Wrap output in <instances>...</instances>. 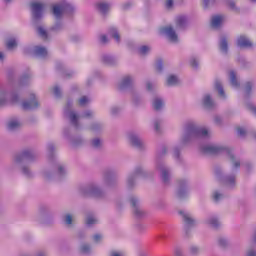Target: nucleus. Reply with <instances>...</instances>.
<instances>
[{
    "label": "nucleus",
    "instance_id": "obj_1",
    "mask_svg": "<svg viewBox=\"0 0 256 256\" xmlns=\"http://www.w3.org/2000/svg\"><path fill=\"white\" fill-rule=\"evenodd\" d=\"M211 137V133L207 128L199 127L194 122H188L184 126L183 134L179 140V147H185L193 141H207Z\"/></svg>",
    "mask_w": 256,
    "mask_h": 256
},
{
    "label": "nucleus",
    "instance_id": "obj_2",
    "mask_svg": "<svg viewBox=\"0 0 256 256\" xmlns=\"http://www.w3.org/2000/svg\"><path fill=\"white\" fill-rule=\"evenodd\" d=\"M200 149L203 153H208L209 155H219L220 153H226V155H228L233 163V169H239L241 165L239 161H235L233 150L227 146H223L221 144H207L205 146H201Z\"/></svg>",
    "mask_w": 256,
    "mask_h": 256
},
{
    "label": "nucleus",
    "instance_id": "obj_3",
    "mask_svg": "<svg viewBox=\"0 0 256 256\" xmlns=\"http://www.w3.org/2000/svg\"><path fill=\"white\" fill-rule=\"evenodd\" d=\"M71 107H73V102L68 101L67 105L64 108V115L69 119L70 123L75 127V129H79V120L81 117H85L86 119H91L93 115H95V112L91 110L85 111L82 115L77 114V112L71 110Z\"/></svg>",
    "mask_w": 256,
    "mask_h": 256
},
{
    "label": "nucleus",
    "instance_id": "obj_4",
    "mask_svg": "<svg viewBox=\"0 0 256 256\" xmlns=\"http://www.w3.org/2000/svg\"><path fill=\"white\" fill-rule=\"evenodd\" d=\"M7 103H19V93L12 88L9 92L0 88V107L7 105Z\"/></svg>",
    "mask_w": 256,
    "mask_h": 256
},
{
    "label": "nucleus",
    "instance_id": "obj_5",
    "mask_svg": "<svg viewBox=\"0 0 256 256\" xmlns=\"http://www.w3.org/2000/svg\"><path fill=\"white\" fill-rule=\"evenodd\" d=\"M74 9L69 2L61 1L53 5L52 13L56 19H61L65 13H71Z\"/></svg>",
    "mask_w": 256,
    "mask_h": 256
},
{
    "label": "nucleus",
    "instance_id": "obj_6",
    "mask_svg": "<svg viewBox=\"0 0 256 256\" xmlns=\"http://www.w3.org/2000/svg\"><path fill=\"white\" fill-rule=\"evenodd\" d=\"M82 195H86V197H101L103 195V190L99 189L97 185L90 184L83 186L81 188Z\"/></svg>",
    "mask_w": 256,
    "mask_h": 256
},
{
    "label": "nucleus",
    "instance_id": "obj_7",
    "mask_svg": "<svg viewBox=\"0 0 256 256\" xmlns=\"http://www.w3.org/2000/svg\"><path fill=\"white\" fill-rule=\"evenodd\" d=\"M31 12L34 21H39L40 19H43V15L45 14V4L33 2L31 4Z\"/></svg>",
    "mask_w": 256,
    "mask_h": 256
},
{
    "label": "nucleus",
    "instance_id": "obj_8",
    "mask_svg": "<svg viewBox=\"0 0 256 256\" xmlns=\"http://www.w3.org/2000/svg\"><path fill=\"white\" fill-rule=\"evenodd\" d=\"M156 168L160 171L163 183H169V180L171 179V169H169L163 162H158Z\"/></svg>",
    "mask_w": 256,
    "mask_h": 256
},
{
    "label": "nucleus",
    "instance_id": "obj_9",
    "mask_svg": "<svg viewBox=\"0 0 256 256\" xmlns=\"http://www.w3.org/2000/svg\"><path fill=\"white\" fill-rule=\"evenodd\" d=\"M160 33L161 35H165V37H167V39H169L171 43L179 42V36H177V33L171 26L161 28Z\"/></svg>",
    "mask_w": 256,
    "mask_h": 256
},
{
    "label": "nucleus",
    "instance_id": "obj_10",
    "mask_svg": "<svg viewBox=\"0 0 256 256\" xmlns=\"http://www.w3.org/2000/svg\"><path fill=\"white\" fill-rule=\"evenodd\" d=\"M139 177H145V171L142 167H137L132 174L128 176L127 185L128 187H133L135 185V181L139 179Z\"/></svg>",
    "mask_w": 256,
    "mask_h": 256
},
{
    "label": "nucleus",
    "instance_id": "obj_11",
    "mask_svg": "<svg viewBox=\"0 0 256 256\" xmlns=\"http://www.w3.org/2000/svg\"><path fill=\"white\" fill-rule=\"evenodd\" d=\"M35 159V153L31 150H24L15 158L16 163H29Z\"/></svg>",
    "mask_w": 256,
    "mask_h": 256
},
{
    "label": "nucleus",
    "instance_id": "obj_12",
    "mask_svg": "<svg viewBox=\"0 0 256 256\" xmlns=\"http://www.w3.org/2000/svg\"><path fill=\"white\" fill-rule=\"evenodd\" d=\"M38 107L39 101L37 100V96H35V94H31L30 99L22 103V108L25 110L37 109Z\"/></svg>",
    "mask_w": 256,
    "mask_h": 256
},
{
    "label": "nucleus",
    "instance_id": "obj_13",
    "mask_svg": "<svg viewBox=\"0 0 256 256\" xmlns=\"http://www.w3.org/2000/svg\"><path fill=\"white\" fill-rule=\"evenodd\" d=\"M183 219H184V229L186 233H189V230L191 227H195V220L193 217H191V214L185 213V212H180Z\"/></svg>",
    "mask_w": 256,
    "mask_h": 256
},
{
    "label": "nucleus",
    "instance_id": "obj_14",
    "mask_svg": "<svg viewBox=\"0 0 256 256\" xmlns=\"http://www.w3.org/2000/svg\"><path fill=\"white\" fill-rule=\"evenodd\" d=\"M237 47H240V49H249L253 47V42L247 36H239L237 38Z\"/></svg>",
    "mask_w": 256,
    "mask_h": 256
},
{
    "label": "nucleus",
    "instance_id": "obj_15",
    "mask_svg": "<svg viewBox=\"0 0 256 256\" xmlns=\"http://www.w3.org/2000/svg\"><path fill=\"white\" fill-rule=\"evenodd\" d=\"M130 203L134 208V215H136V217H143V215H145V212L139 208V199H137V197H131Z\"/></svg>",
    "mask_w": 256,
    "mask_h": 256
},
{
    "label": "nucleus",
    "instance_id": "obj_16",
    "mask_svg": "<svg viewBox=\"0 0 256 256\" xmlns=\"http://www.w3.org/2000/svg\"><path fill=\"white\" fill-rule=\"evenodd\" d=\"M177 195L179 199H183L187 196V180H180L178 182V191Z\"/></svg>",
    "mask_w": 256,
    "mask_h": 256
},
{
    "label": "nucleus",
    "instance_id": "obj_17",
    "mask_svg": "<svg viewBox=\"0 0 256 256\" xmlns=\"http://www.w3.org/2000/svg\"><path fill=\"white\" fill-rule=\"evenodd\" d=\"M128 139L134 147H137V149H141L143 147V140H141L137 134L130 133L128 135Z\"/></svg>",
    "mask_w": 256,
    "mask_h": 256
},
{
    "label": "nucleus",
    "instance_id": "obj_18",
    "mask_svg": "<svg viewBox=\"0 0 256 256\" xmlns=\"http://www.w3.org/2000/svg\"><path fill=\"white\" fill-rule=\"evenodd\" d=\"M202 103L206 109H215L217 104L214 102L211 94H205L202 99Z\"/></svg>",
    "mask_w": 256,
    "mask_h": 256
},
{
    "label": "nucleus",
    "instance_id": "obj_19",
    "mask_svg": "<svg viewBox=\"0 0 256 256\" xmlns=\"http://www.w3.org/2000/svg\"><path fill=\"white\" fill-rule=\"evenodd\" d=\"M133 85V76H125L121 82L119 83L120 91H125V89H129Z\"/></svg>",
    "mask_w": 256,
    "mask_h": 256
},
{
    "label": "nucleus",
    "instance_id": "obj_20",
    "mask_svg": "<svg viewBox=\"0 0 256 256\" xmlns=\"http://www.w3.org/2000/svg\"><path fill=\"white\" fill-rule=\"evenodd\" d=\"M228 77L231 87H233L234 89H239L240 83L239 79L237 78V72H235L234 70H230L228 73Z\"/></svg>",
    "mask_w": 256,
    "mask_h": 256
},
{
    "label": "nucleus",
    "instance_id": "obj_21",
    "mask_svg": "<svg viewBox=\"0 0 256 256\" xmlns=\"http://www.w3.org/2000/svg\"><path fill=\"white\" fill-rule=\"evenodd\" d=\"M96 9L101 13V15H107L111 9V4L107 2H98L96 4Z\"/></svg>",
    "mask_w": 256,
    "mask_h": 256
},
{
    "label": "nucleus",
    "instance_id": "obj_22",
    "mask_svg": "<svg viewBox=\"0 0 256 256\" xmlns=\"http://www.w3.org/2000/svg\"><path fill=\"white\" fill-rule=\"evenodd\" d=\"M223 21H225V17L222 15H215L211 19V27L213 29H219L221 25H223Z\"/></svg>",
    "mask_w": 256,
    "mask_h": 256
},
{
    "label": "nucleus",
    "instance_id": "obj_23",
    "mask_svg": "<svg viewBox=\"0 0 256 256\" xmlns=\"http://www.w3.org/2000/svg\"><path fill=\"white\" fill-rule=\"evenodd\" d=\"M102 61L103 63H105V65H117V63H119V60L117 59V57L111 54H103Z\"/></svg>",
    "mask_w": 256,
    "mask_h": 256
},
{
    "label": "nucleus",
    "instance_id": "obj_24",
    "mask_svg": "<svg viewBox=\"0 0 256 256\" xmlns=\"http://www.w3.org/2000/svg\"><path fill=\"white\" fill-rule=\"evenodd\" d=\"M47 53V48L43 46H35L33 48V54L35 55V57H39L40 59H45Z\"/></svg>",
    "mask_w": 256,
    "mask_h": 256
},
{
    "label": "nucleus",
    "instance_id": "obj_25",
    "mask_svg": "<svg viewBox=\"0 0 256 256\" xmlns=\"http://www.w3.org/2000/svg\"><path fill=\"white\" fill-rule=\"evenodd\" d=\"M19 127H21V121L19 118H12L7 122L8 131H16Z\"/></svg>",
    "mask_w": 256,
    "mask_h": 256
},
{
    "label": "nucleus",
    "instance_id": "obj_26",
    "mask_svg": "<svg viewBox=\"0 0 256 256\" xmlns=\"http://www.w3.org/2000/svg\"><path fill=\"white\" fill-rule=\"evenodd\" d=\"M206 225H209L210 227H213L214 229H217L221 225V222H219V218L217 216L212 215L208 216L205 220Z\"/></svg>",
    "mask_w": 256,
    "mask_h": 256
},
{
    "label": "nucleus",
    "instance_id": "obj_27",
    "mask_svg": "<svg viewBox=\"0 0 256 256\" xmlns=\"http://www.w3.org/2000/svg\"><path fill=\"white\" fill-rule=\"evenodd\" d=\"M152 105L155 111H161L162 107H165V101L161 97L157 96L154 98Z\"/></svg>",
    "mask_w": 256,
    "mask_h": 256
},
{
    "label": "nucleus",
    "instance_id": "obj_28",
    "mask_svg": "<svg viewBox=\"0 0 256 256\" xmlns=\"http://www.w3.org/2000/svg\"><path fill=\"white\" fill-rule=\"evenodd\" d=\"M222 183L226 185V187H235V175L225 176L222 178Z\"/></svg>",
    "mask_w": 256,
    "mask_h": 256
},
{
    "label": "nucleus",
    "instance_id": "obj_29",
    "mask_svg": "<svg viewBox=\"0 0 256 256\" xmlns=\"http://www.w3.org/2000/svg\"><path fill=\"white\" fill-rule=\"evenodd\" d=\"M187 25V17L186 16H178L176 17V27L177 29H184Z\"/></svg>",
    "mask_w": 256,
    "mask_h": 256
},
{
    "label": "nucleus",
    "instance_id": "obj_30",
    "mask_svg": "<svg viewBox=\"0 0 256 256\" xmlns=\"http://www.w3.org/2000/svg\"><path fill=\"white\" fill-rule=\"evenodd\" d=\"M219 47L222 53H227V51H229V44L227 43L226 37L220 39Z\"/></svg>",
    "mask_w": 256,
    "mask_h": 256
},
{
    "label": "nucleus",
    "instance_id": "obj_31",
    "mask_svg": "<svg viewBox=\"0 0 256 256\" xmlns=\"http://www.w3.org/2000/svg\"><path fill=\"white\" fill-rule=\"evenodd\" d=\"M215 89L218 91V94L222 99H227V95L225 94V90L223 89V85L220 81L215 82Z\"/></svg>",
    "mask_w": 256,
    "mask_h": 256
},
{
    "label": "nucleus",
    "instance_id": "obj_32",
    "mask_svg": "<svg viewBox=\"0 0 256 256\" xmlns=\"http://www.w3.org/2000/svg\"><path fill=\"white\" fill-rule=\"evenodd\" d=\"M108 33L110 37H113L116 43H121V36L119 35L117 28H111Z\"/></svg>",
    "mask_w": 256,
    "mask_h": 256
},
{
    "label": "nucleus",
    "instance_id": "obj_33",
    "mask_svg": "<svg viewBox=\"0 0 256 256\" xmlns=\"http://www.w3.org/2000/svg\"><path fill=\"white\" fill-rule=\"evenodd\" d=\"M179 83V78L175 75H170L167 78V85L169 86H173V85H177Z\"/></svg>",
    "mask_w": 256,
    "mask_h": 256
},
{
    "label": "nucleus",
    "instance_id": "obj_34",
    "mask_svg": "<svg viewBox=\"0 0 256 256\" xmlns=\"http://www.w3.org/2000/svg\"><path fill=\"white\" fill-rule=\"evenodd\" d=\"M29 81H31V76L23 75L18 82V86L23 87L24 85H27V83H29Z\"/></svg>",
    "mask_w": 256,
    "mask_h": 256
},
{
    "label": "nucleus",
    "instance_id": "obj_35",
    "mask_svg": "<svg viewBox=\"0 0 256 256\" xmlns=\"http://www.w3.org/2000/svg\"><path fill=\"white\" fill-rule=\"evenodd\" d=\"M189 65L193 69H198L199 68V60L197 59V57H195V56L190 57Z\"/></svg>",
    "mask_w": 256,
    "mask_h": 256
},
{
    "label": "nucleus",
    "instance_id": "obj_36",
    "mask_svg": "<svg viewBox=\"0 0 256 256\" xmlns=\"http://www.w3.org/2000/svg\"><path fill=\"white\" fill-rule=\"evenodd\" d=\"M245 107H246V109H248V111H251L253 113V115L256 116V106H255V104H253V102L246 101Z\"/></svg>",
    "mask_w": 256,
    "mask_h": 256
},
{
    "label": "nucleus",
    "instance_id": "obj_37",
    "mask_svg": "<svg viewBox=\"0 0 256 256\" xmlns=\"http://www.w3.org/2000/svg\"><path fill=\"white\" fill-rule=\"evenodd\" d=\"M6 47L7 49H15L17 47V40L15 38L8 39Z\"/></svg>",
    "mask_w": 256,
    "mask_h": 256
},
{
    "label": "nucleus",
    "instance_id": "obj_38",
    "mask_svg": "<svg viewBox=\"0 0 256 256\" xmlns=\"http://www.w3.org/2000/svg\"><path fill=\"white\" fill-rule=\"evenodd\" d=\"M80 251L84 255H89V253H91V246H89V244H82L80 247Z\"/></svg>",
    "mask_w": 256,
    "mask_h": 256
},
{
    "label": "nucleus",
    "instance_id": "obj_39",
    "mask_svg": "<svg viewBox=\"0 0 256 256\" xmlns=\"http://www.w3.org/2000/svg\"><path fill=\"white\" fill-rule=\"evenodd\" d=\"M59 177H65L67 175V168L63 165H58V171H57Z\"/></svg>",
    "mask_w": 256,
    "mask_h": 256
},
{
    "label": "nucleus",
    "instance_id": "obj_40",
    "mask_svg": "<svg viewBox=\"0 0 256 256\" xmlns=\"http://www.w3.org/2000/svg\"><path fill=\"white\" fill-rule=\"evenodd\" d=\"M105 181H106L107 185H111V183H113V181H115V175L113 173H107L105 175Z\"/></svg>",
    "mask_w": 256,
    "mask_h": 256
},
{
    "label": "nucleus",
    "instance_id": "obj_41",
    "mask_svg": "<svg viewBox=\"0 0 256 256\" xmlns=\"http://www.w3.org/2000/svg\"><path fill=\"white\" fill-rule=\"evenodd\" d=\"M215 203H219V201H221L223 199V194H221L219 191H215L212 195Z\"/></svg>",
    "mask_w": 256,
    "mask_h": 256
},
{
    "label": "nucleus",
    "instance_id": "obj_42",
    "mask_svg": "<svg viewBox=\"0 0 256 256\" xmlns=\"http://www.w3.org/2000/svg\"><path fill=\"white\" fill-rule=\"evenodd\" d=\"M97 223V218L95 216H88L86 219V224L91 227V225H95Z\"/></svg>",
    "mask_w": 256,
    "mask_h": 256
},
{
    "label": "nucleus",
    "instance_id": "obj_43",
    "mask_svg": "<svg viewBox=\"0 0 256 256\" xmlns=\"http://www.w3.org/2000/svg\"><path fill=\"white\" fill-rule=\"evenodd\" d=\"M89 101H91L87 96H83L78 100V103L80 105V107H85V105H87V103H89Z\"/></svg>",
    "mask_w": 256,
    "mask_h": 256
},
{
    "label": "nucleus",
    "instance_id": "obj_44",
    "mask_svg": "<svg viewBox=\"0 0 256 256\" xmlns=\"http://www.w3.org/2000/svg\"><path fill=\"white\" fill-rule=\"evenodd\" d=\"M149 51H151V47H149V46H141L139 48L140 55H147V53H149Z\"/></svg>",
    "mask_w": 256,
    "mask_h": 256
},
{
    "label": "nucleus",
    "instance_id": "obj_45",
    "mask_svg": "<svg viewBox=\"0 0 256 256\" xmlns=\"http://www.w3.org/2000/svg\"><path fill=\"white\" fill-rule=\"evenodd\" d=\"M38 35H40V37H43V39H47V30H45V28L43 27H38Z\"/></svg>",
    "mask_w": 256,
    "mask_h": 256
},
{
    "label": "nucleus",
    "instance_id": "obj_46",
    "mask_svg": "<svg viewBox=\"0 0 256 256\" xmlns=\"http://www.w3.org/2000/svg\"><path fill=\"white\" fill-rule=\"evenodd\" d=\"M153 125L154 131H156V133H159L161 131V120H154Z\"/></svg>",
    "mask_w": 256,
    "mask_h": 256
},
{
    "label": "nucleus",
    "instance_id": "obj_47",
    "mask_svg": "<svg viewBox=\"0 0 256 256\" xmlns=\"http://www.w3.org/2000/svg\"><path fill=\"white\" fill-rule=\"evenodd\" d=\"M253 89V82H247L245 85V94L249 95Z\"/></svg>",
    "mask_w": 256,
    "mask_h": 256
},
{
    "label": "nucleus",
    "instance_id": "obj_48",
    "mask_svg": "<svg viewBox=\"0 0 256 256\" xmlns=\"http://www.w3.org/2000/svg\"><path fill=\"white\" fill-rule=\"evenodd\" d=\"M53 94L57 99H59V97H61V88H59V86H54Z\"/></svg>",
    "mask_w": 256,
    "mask_h": 256
},
{
    "label": "nucleus",
    "instance_id": "obj_49",
    "mask_svg": "<svg viewBox=\"0 0 256 256\" xmlns=\"http://www.w3.org/2000/svg\"><path fill=\"white\" fill-rule=\"evenodd\" d=\"M189 251L191 255H197L199 253V247H197L196 245H192L190 246Z\"/></svg>",
    "mask_w": 256,
    "mask_h": 256
},
{
    "label": "nucleus",
    "instance_id": "obj_50",
    "mask_svg": "<svg viewBox=\"0 0 256 256\" xmlns=\"http://www.w3.org/2000/svg\"><path fill=\"white\" fill-rule=\"evenodd\" d=\"M64 222L66 225H71V223H73V217L70 214L65 215Z\"/></svg>",
    "mask_w": 256,
    "mask_h": 256
},
{
    "label": "nucleus",
    "instance_id": "obj_51",
    "mask_svg": "<svg viewBox=\"0 0 256 256\" xmlns=\"http://www.w3.org/2000/svg\"><path fill=\"white\" fill-rule=\"evenodd\" d=\"M218 243L221 247H225L227 245V243H229V241L227 240V238L225 237H220L218 239Z\"/></svg>",
    "mask_w": 256,
    "mask_h": 256
},
{
    "label": "nucleus",
    "instance_id": "obj_52",
    "mask_svg": "<svg viewBox=\"0 0 256 256\" xmlns=\"http://www.w3.org/2000/svg\"><path fill=\"white\" fill-rule=\"evenodd\" d=\"M155 67H156V70L161 73L163 71V61L158 60L155 64Z\"/></svg>",
    "mask_w": 256,
    "mask_h": 256
},
{
    "label": "nucleus",
    "instance_id": "obj_53",
    "mask_svg": "<svg viewBox=\"0 0 256 256\" xmlns=\"http://www.w3.org/2000/svg\"><path fill=\"white\" fill-rule=\"evenodd\" d=\"M246 133H247V130H245V128L243 127H239L237 129V134L239 135V137H245Z\"/></svg>",
    "mask_w": 256,
    "mask_h": 256
},
{
    "label": "nucleus",
    "instance_id": "obj_54",
    "mask_svg": "<svg viewBox=\"0 0 256 256\" xmlns=\"http://www.w3.org/2000/svg\"><path fill=\"white\" fill-rule=\"evenodd\" d=\"M63 29V24L61 22H57L53 27L52 31H61Z\"/></svg>",
    "mask_w": 256,
    "mask_h": 256
},
{
    "label": "nucleus",
    "instance_id": "obj_55",
    "mask_svg": "<svg viewBox=\"0 0 256 256\" xmlns=\"http://www.w3.org/2000/svg\"><path fill=\"white\" fill-rule=\"evenodd\" d=\"M227 5L232 11H237V6H235V2L233 0H228Z\"/></svg>",
    "mask_w": 256,
    "mask_h": 256
},
{
    "label": "nucleus",
    "instance_id": "obj_56",
    "mask_svg": "<svg viewBox=\"0 0 256 256\" xmlns=\"http://www.w3.org/2000/svg\"><path fill=\"white\" fill-rule=\"evenodd\" d=\"M100 43H102V45H107V43H109V38H107L106 35H101L100 36Z\"/></svg>",
    "mask_w": 256,
    "mask_h": 256
},
{
    "label": "nucleus",
    "instance_id": "obj_57",
    "mask_svg": "<svg viewBox=\"0 0 256 256\" xmlns=\"http://www.w3.org/2000/svg\"><path fill=\"white\" fill-rule=\"evenodd\" d=\"M204 7H211V5H215V0H203Z\"/></svg>",
    "mask_w": 256,
    "mask_h": 256
},
{
    "label": "nucleus",
    "instance_id": "obj_58",
    "mask_svg": "<svg viewBox=\"0 0 256 256\" xmlns=\"http://www.w3.org/2000/svg\"><path fill=\"white\" fill-rule=\"evenodd\" d=\"M93 147H100L101 146V140L96 138L92 141Z\"/></svg>",
    "mask_w": 256,
    "mask_h": 256
},
{
    "label": "nucleus",
    "instance_id": "obj_59",
    "mask_svg": "<svg viewBox=\"0 0 256 256\" xmlns=\"http://www.w3.org/2000/svg\"><path fill=\"white\" fill-rule=\"evenodd\" d=\"M111 115H117L119 113V107L114 106L110 109Z\"/></svg>",
    "mask_w": 256,
    "mask_h": 256
},
{
    "label": "nucleus",
    "instance_id": "obj_60",
    "mask_svg": "<svg viewBox=\"0 0 256 256\" xmlns=\"http://www.w3.org/2000/svg\"><path fill=\"white\" fill-rule=\"evenodd\" d=\"M155 87V84L151 83V82H147L146 83V89L147 91H153V88Z\"/></svg>",
    "mask_w": 256,
    "mask_h": 256
},
{
    "label": "nucleus",
    "instance_id": "obj_61",
    "mask_svg": "<svg viewBox=\"0 0 256 256\" xmlns=\"http://www.w3.org/2000/svg\"><path fill=\"white\" fill-rule=\"evenodd\" d=\"M110 256H125V254L121 251H113L110 253Z\"/></svg>",
    "mask_w": 256,
    "mask_h": 256
},
{
    "label": "nucleus",
    "instance_id": "obj_62",
    "mask_svg": "<svg viewBox=\"0 0 256 256\" xmlns=\"http://www.w3.org/2000/svg\"><path fill=\"white\" fill-rule=\"evenodd\" d=\"M22 172L26 175V177H31V172L29 171V168L23 167Z\"/></svg>",
    "mask_w": 256,
    "mask_h": 256
},
{
    "label": "nucleus",
    "instance_id": "obj_63",
    "mask_svg": "<svg viewBox=\"0 0 256 256\" xmlns=\"http://www.w3.org/2000/svg\"><path fill=\"white\" fill-rule=\"evenodd\" d=\"M165 7L166 9H171L173 7V0H166Z\"/></svg>",
    "mask_w": 256,
    "mask_h": 256
},
{
    "label": "nucleus",
    "instance_id": "obj_64",
    "mask_svg": "<svg viewBox=\"0 0 256 256\" xmlns=\"http://www.w3.org/2000/svg\"><path fill=\"white\" fill-rule=\"evenodd\" d=\"M247 256H256V251L254 249H249L247 252Z\"/></svg>",
    "mask_w": 256,
    "mask_h": 256
}]
</instances>
